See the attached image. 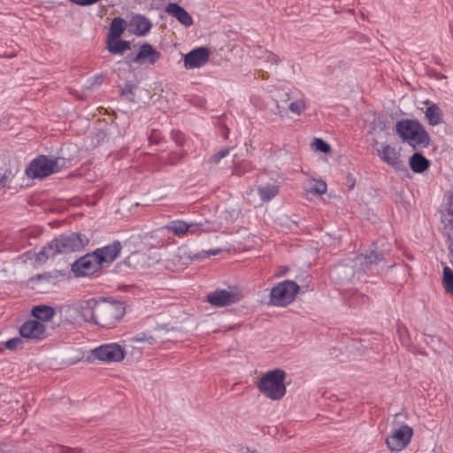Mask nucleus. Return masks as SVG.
Returning <instances> with one entry per match:
<instances>
[{
  "label": "nucleus",
  "mask_w": 453,
  "mask_h": 453,
  "mask_svg": "<svg viewBox=\"0 0 453 453\" xmlns=\"http://www.w3.org/2000/svg\"><path fill=\"white\" fill-rule=\"evenodd\" d=\"M92 352L95 358L107 363L122 361L126 355L124 349L118 343L101 345Z\"/></svg>",
  "instance_id": "1a4fd4ad"
},
{
  "label": "nucleus",
  "mask_w": 453,
  "mask_h": 453,
  "mask_svg": "<svg viewBox=\"0 0 453 453\" xmlns=\"http://www.w3.org/2000/svg\"><path fill=\"white\" fill-rule=\"evenodd\" d=\"M412 434L411 427L407 425L401 426L387 437L386 443L388 448L391 451H401L409 444Z\"/></svg>",
  "instance_id": "6e6552de"
},
{
  "label": "nucleus",
  "mask_w": 453,
  "mask_h": 453,
  "mask_svg": "<svg viewBox=\"0 0 453 453\" xmlns=\"http://www.w3.org/2000/svg\"><path fill=\"white\" fill-rule=\"evenodd\" d=\"M441 221L442 223L441 233L447 239L450 262L453 264V197L447 203L446 211L441 212Z\"/></svg>",
  "instance_id": "9d476101"
},
{
  "label": "nucleus",
  "mask_w": 453,
  "mask_h": 453,
  "mask_svg": "<svg viewBox=\"0 0 453 453\" xmlns=\"http://www.w3.org/2000/svg\"><path fill=\"white\" fill-rule=\"evenodd\" d=\"M227 134H228V129L226 128V134H225V138H227Z\"/></svg>",
  "instance_id": "de8ad7c7"
},
{
  "label": "nucleus",
  "mask_w": 453,
  "mask_h": 453,
  "mask_svg": "<svg viewBox=\"0 0 453 453\" xmlns=\"http://www.w3.org/2000/svg\"><path fill=\"white\" fill-rule=\"evenodd\" d=\"M286 372L276 368L263 374L257 382V388L267 398L277 401L283 398L287 388L285 385Z\"/></svg>",
  "instance_id": "20e7f679"
},
{
  "label": "nucleus",
  "mask_w": 453,
  "mask_h": 453,
  "mask_svg": "<svg viewBox=\"0 0 453 453\" xmlns=\"http://www.w3.org/2000/svg\"><path fill=\"white\" fill-rule=\"evenodd\" d=\"M4 346L10 350L20 349L23 348V340L19 337H15L8 340Z\"/></svg>",
  "instance_id": "72a5a7b5"
},
{
  "label": "nucleus",
  "mask_w": 453,
  "mask_h": 453,
  "mask_svg": "<svg viewBox=\"0 0 453 453\" xmlns=\"http://www.w3.org/2000/svg\"><path fill=\"white\" fill-rule=\"evenodd\" d=\"M127 27V21L121 17L114 18L111 24L106 39H119Z\"/></svg>",
  "instance_id": "412c9836"
},
{
  "label": "nucleus",
  "mask_w": 453,
  "mask_h": 453,
  "mask_svg": "<svg viewBox=\"0 0 453 453\" xmlns=\"http://www.w3.org/2000/svg\"><path fill=\"white\" fill-rule=\"evenodd\" d=\"M88 307L83 308V317L87 321H93L95 324L112 328L122 319L126 313L124 302L104 299L99 302L90 300L87 303Z\"/></svg>",
  "instance_id": "f257e3e1"
},
{
  "label": "nucleus",
  "mask_w": 453,
  "mask_h": 453,
  "mask_svg": "<svg viewBox=\"0 0 453 453\" xmlns=\"http://www.w3.org/2000/svg\"><path fill=\"white\" fill-rule=\"evenodd\" d=\"M192 226H190L188 223L183 220H173L165 227L169 232H172L174 235L182 237L188 232V230H190V227Z\"/></svg>",
  "instance_id": "393cba45"
},
{
  "label": "nucleus",
  "mask_w": 453,
  "mask_h": 453,
  "mask_svg": "<svg viewBox=\"0 0 453 453\" xmlns=\"http://www.w3.org/2000/svg\"><path fill=\"white\" fill-rule=\"evenodd\" d=\"M94 251L87 253L72 265V272L77 277L91 276L99 272L102 268Z\"/></svg>",
  "instance_id": "0eeeda50"
},
{
  "label": "nucleus",
  "mask_w": 453,
  "mask_h": 453,
  "mask_svg": "<svg viewBox=\"0 0 453 453\" xmlns=\"http://www.w3.org/2000/svg\"><path fill=\"white\" fill-rule=\"evenodd\" d=\"M300 290L294 280H284L271 289L270 303L275 306H287L291 303Z\"/></svg>",
  "instance_id": "423d86ee"
},
{
  "label": "nucleus",
  "mask_w": 453,
  "mask_h": 453,
  "mask_svg": "<svg viewBox=\"0 0 453 453\" xmlns=\"http://www.w3.org/2000/svg\"><path fill=\"white\" fill-rule=\"evenodd\" d=\"M219 252H220V250H207V251H203L204 255H203L200 257L201 258L208 257L211 255H213V256L214 255H218Z\"/></svg>",
  "instance_id": "79ce46f5"
},
{
  "label": "nucleus",
  "mask_w": 453,
  "mask_h": 453,
  "mask_svg": "<svg viewBox=\"0 0 453 453\" xmlns=\"http://www.w3.org/2000/svg\"><path fill=\"white\" fill-rule=\"evenodd\" d=\"M267 59H268V61H270V62H272L273 64H276V65L280 62V59L279 56H277V55H275V54H273L272 52L269 53V55L267 57Z\"/></svg>",
  "instance_id": "a19ab883"
},
{
  "label": "nucleus",
  "mask_w": 453,
  "mask_h": 453,
  "mask_svg": "<svg viewBox=\"0 0 453 453\" xmlns=\"http://www.w3.org/2000/svg\"><path fill=\"white\" fill-rule=\"evenodd\" d=\"M311 191L318 195H323L326 192V183L323 180L317 181Z\"/></svg>",
  "instance_id": "f704fd0d"
},
{
  "label": "nucleus",
  "mask_w": 453,
  "mask_h": 453,
  "mask_svg": "<svg viewBox=\"0 0 453 453\" xmlns=\"http://www.w3.org/2000/svg\"><path fill=\"white\" fill-rule=\"evenodd\" d=\"M133 341L136 342H147L149 344H154L156 342V339L153 336H151V335L146 336V334L144 333L137 334L133 339Z\"/></svg>",
  "instance_id": "c9c22d12"
},
{
  "label": "nucleus",
  "mask_w": 453,
  "mask_h": 453,
  "mask_svg": "<svg viewBox=\"0 0 453 453\" xmlns=\"http://www.w3.org/2000/svg\"><path fill=\"white\" fill-rule=\"evenodd\" d=\"M425 117L429 125L436 126L442 122L443 114L441 108L434 104L426 108Z\"/></svg>",
  "instance_id": "b1692460"
},
{
  "label": "nucleus",
  "mask_w": 453,
  "mask_h": 453,
  "mask_svg": "<svg viewBox=\"0 0 453 453\" xmlns=\"http://www.w3.org/2000/svg\"><path fill=\"white\" fill-rule=\"evenodd\" d=\"M230 148H222L214 153L208 160L209 164H218L222 158L229 154Z\"/></svg>",
  "instance_id": "7c9ffc66"
},
{
  "label": "nucleus",
  "mask_w": 453,
  "mask_h": 453,
  "mask_svg": "<svg viewBox=\"0 0 453 453\" xmlns=\"http://www.w3.org/2000/svg\"><path fill=\"white\" fill-rule=\"evenodd\" d=\"M89 243V239L82 234L72 233L61 234L45 245L38 254V259H48L58 254H68L83 250Z\"/></svg>",
  "instance_id": "f03ea898"
},
{
  "label": "nucleus",
  "mask_w": 453,
  "mask_h": 453,
  "mask_svg": "<svg viewBox=\"0 0 453 453\" xmlns=\"http://www.w3.org/2000/svg\"><path fill=\"white\" fill-rule=\"evenodd\" d=\"M242 298L240 291L215 290L207 296L208 302L216 307L228 306L238 303Z\"/></svg>",
  "instance_id": "9b49d317"
},
{
  "label": "nucleus",
  "mask_w": 453,
  "mask_h": 453,
  "mask_svg": "<svg viewBox=\"0 0 453 453\" xmlns=\"http://www.w3.org/2000/svg\"><path fill=\"white\" fill-rule=\"evenodd\" d=\"M190 226H195L190 227V230H188V233H190L191 234H197L201 231V226H203L202 223H188Z\"/></svg>",
  "instance_id": "ea45409f"
},
{
  "label": "nucleus",
  "mask_w": 453,
  "mask_h": 453,
  "mask_svg": "<svg viewBox=\"0 0 453 453\" xmlns=\"http://www.w3.org/2000/svg\"><path fill=\"white\" fill-rule=\"evenodd\" d=\"M31 313L36 320L41 322L50 320L54 317L56 311L53 307L42 304L34 306Z\"/></svg>",
  "instance_id": "5701e85b"
},
{
  "label": "nucleus",
  "mask_w": 453,
  "mask_h": 453,
  "mask_svg": "<svg viewBox=\"0 0 453 453\" xmlns=\"http://www.w3.org/2000/svg\"><path fill=\"white\" fill-rule=\"evenodd\" d=\"M22 338L42 341L46 337V326L36 319H29L19 327Z\"/></svg>",
  "instance_id": "ddd939ff"
},
{
  "label": "nucleus",
  "mask_w": 453,
  "mask_h": 453,
  "mask_svg": "<svg viewBox=\"0 0 453 453\" xmlns=\"http://www.w3.org/2000/svg\"><path fill=\"white\" fill-rule=\"evenodd\" d=\"M161 58V53L154 49L149 43H143L137 55L130 54L127 57V63H138L142 64L147 62L150 65H154Z\"/></svg>",
  "instance_id": "f8f14e48"
},
{
  "label": "nucleus",
  "mask_w": 453,
  "mask_h": 453,
  "mask_svg": "<svg viewBox=\"0 0 453 453\" xmlns=\"http://www.w3.org/2000/svg\"><path fill=\"white\" fill-rule=\"evenodd\" d=\"M378 155L384 163L395 170H401L403 162L400 152L395 148L391 147L389 144H384L381 150H378Z\"/></svg>",
  "instance_id": "dca6fc26"
},
{
  "label": "nucleus",
  "mask_w": 453,
  "mask_h": 453,
  "mask_svg": "<svg viewBox=\"0 0 453 453\" xmlns=\"http://www.w3.org/2000/svg\"><path fill=\"white\" fill-rule=\"evenodd\" d=\"M74 3L79 5H81V6H86V5L95 4L96 2H74Z\"/></svg>",
  "instance_id": "c03bdc74"
},
{
  "label": "nucleus",
  "mask_w": 453,
  "mask_h": 453,
  "mask_svg": "<svg viewBox=\"0 0 453 453\" xmlns=\"http://www.w3.org/2000/svg\"><path fill=\"white\" fill-rule=\"evenodd\" d=\"M395 132L403 142H407L413 149L426 148L430 136L418 119H402L396 122Z\"/></svg>",
  "instance_id": "7ed1b4c3"
},
{
  "label": "nucleus",
  "mask_w": 453,
  "mask_h": 453,
  "mask_svg": "<svg viewBox=\"0 0 453 453\" xmlns=\"http://www.w3.org/2000/svg\"><path fill=\"white\" fill-rule=\"evenodd\" d=\"M165 12L174 17L180 23L185 27H190L193 24V19L189 13L177 3L169 2L165 7Z\"/></svg>",
  "instance_id": "6ab92c4d"
},
{
  "label": "nucleus",
  "mask_w": 453,
  "mask_h": 453,
  "mask_svg": "<svg viewBox=\"0 0 453 453\" xmlns=\"http://www.w3.org/2000/svg\"><path fill=\"white\" fill-rule=\"evenodd\" d=\"M152 26L151 21L148 18L138 14L131 19L129 31L137 36H143L150 32Z\"/></svg>",
  "instance_id": "a211bd4d"
},
{
  "label": "nucleus",
  "mask_w": 453,
  "mask_h": 453,
  "mask_svg": "<svg viewBox=\"0 0 453 453\" xmlns=\"http://www.w3.org/2000/svg\"><path fill=\"white\" fill-rule=\"evenodd\" d=\"M312 145L315 147V150L323 153H328L331 151V146L320 138H315Z\"/></svg>",
  "instance_id": "473e14b6"
},
{
  "label": "nucleus",
  "mask_w": 453,
  "mask_h": 453,
  "mask_svg": "<svg viewBox=\"0 0 453 453\" xmlns=\"http://www.w3.org/2000/svg\"><path fill=\"white\" fill-rule=\"evenodd\" d=\"M121 250V242L119 241H114L111 244L96 249L94 250V254L96 255L98 261H100L103 265L104 264L112 263L118 257Z\"/></svg>",
  "instance_id": "2eb2a0df"
},
{
  "label": "nucleus",
  "mask_w": 453,
  "mask_h": 453,
  "mask_svg": "<svg viewBox=\"0 0 453 453\" xmlns=\"http://www.w3.org/2000/svg\"><path fill=\"white\" fill-rule=\"evenodd\" d=\"M156 134H157V131L153 130L151 134L149 136V141L150 143H157L158 142V141L156 137Z\"/></svg>",
  "instance_id": "37998d69"
},
{
  "label": "nucleus",
  "mask_w": 453,
  "mask_h": 453,
  "mask_svg": "<svg viewBox=\"0 0 453 453\" xmlns=\"http://www.w3.org/2000/svg\"><path fill=\"white\" fill-rule=\"evenodd\" d=\"M409 165L412 172L422 173L430 166V161L419 152L412 154L409 160Z\"/></svg>",
  "instance_id": "aec40b11"
},
{
  "label": "nucleus",
  "mask_w": 453,
  "mask_h": 453,
  "mask_svg": "<svg viewBox=\"0 0 453 453\" xmlns=\"http://www.w3.org/2000/svg\"><path fill=\"white\" fill-rule=\"evenodd\" d=\"M10 174V170H5L4 173H0V189L4 188L6 186L9 180Z\"/></svg>",
  "instance_id": "4c0bfd02"
},
{
  "label": "nucleus",
  "mask_w": 453,
  "mask_h": 453,
  "mask_svg": "<svg viewBox=\"0 0 453 453\" xmlns=\"http://www.w3.org/2000/svg\"><path fill=\"white\" fill-rule=\"evenodd\" d=\"M134 88H135V86L134 84L126 83L120 91V95L124 96H128V95H133Z\"/></svg>",
  "instance_id": "e433bc0d"
},
{
  "label": "nucleus",
  "mask_w": 453,
  "mask_h": 453,
  "mask_svg": "<svg viewBox=\"0 0 453 453\" xmlns=\"http://www.w3.org/2000/svg\"><path fill=\"white\" fill-rule=\"evenodd\" d=\"M252 170V165L250 162L248 161H243L240 164H238L233 170V175H236V176H242L244 175L246 173H249L250 171Z\"/></svg>",
  "instance_id": "cd10ccee"
},
{
  "label": "nucleus",
  "mask_w": 453,
  "mask_h": 453,
  "mask_svg": "<svg viewBox=\"0 0 453 453\" xmlns=\"http://www.w3.org/2000/svg\"><path fill=\"white\" fill-rule=\"evenodd\" d=\"M288 109L297 115H300L302 112H303L306 109V104L303 100H296L295 102H292L288 105Z\"/></svg>",
  "instance_id": "c756f323"
},
{
  "label": "nucleus",
  "mask_w": 453,
  "mask_h": 453,
  "mask_svg": "<svg viewBox=\"0 0 453 453\" xmlns=\"http://www.w3.org/2000/svg\"><path fill=\"white\" fill-rule=\"evenodd\" d=\"M187 155L186 151H181L180 153L178 152H171L167 155V157L165 159V163L174 165L178 164L180 161L182 160V158Z\"/></svg>",
  "instance_id": "c85d7f7f"
},
{
  "label": "nucleus",
  "mask_w": 453,
  "mask_h": 453,
  "mask_svg": "<svg viewBox=\"0 0 453 453\" xmlns=\"http://www.w3.org/2000/svg\"><path fill=\"white\" fill-rule=\"evenodd\" d=\"M59 451L58 453H82L81 449L79 448H68L64 446H58Z\"/></svg>",
  "instance_id": "58836bf2"
},
{
  "label": "nucleus",
  "mask_w": 453,
  "mask_h": 453,
  "mask_svg": "<svg viewBox=\"0 0 453 453\" xmlns=\"http://www.w3.org/2000/svg\"><path fill=\"white\" fill-rule=\"evenodd\" d=\"M357 259L360 260V268L365 273L371 272L373 267L386 260L382 252L371 250L365 254L359 255Z\"/></svg>",
  "instance_id": "f3484780"
},
{
  "label": "nucleus",
  "mask_w": 453,
  "mask_h": 453,
  "mask_svg": "<svg viewBox=\"0 0 453 453\" xmlns=\"http://www.w3.org/2000/svg\"><path fill=\"white\" fill-rule=\"evenodd\" d=\"M442 284L445 291L453 296V270L449 266L443 268Z\"/></svg>",
  "instance_id": "bb28decb"
},
{
  "label": "nucleus",
  "mask_w": 453,
  "mask_h": 453,
  "mask_svg": "<svg viewBox=\"0 0 453 453\" xmlns=\"http://www.w3.org/2000/svg\"><path fill=\"white\" fill-rule=\"evenodd\" d=\"M171 137L174 141L177 146L183 147L186 142V136L184 133H182L179 129H173L171 132Z\"/></svg>",
  "instance_id": "2f4dec72"
},
{
  "label": "nucleus",
  "mask_w": 453,
  "mask_h": 453,
  "mask_svg": "<svg viewBox=\"0 0 453 453\" xmlns=\"http://www.w3.org/2000/svg\"><path fill=\"white\" fill-rule=\"evenodd\" d=\"M131 48L129 41L119 39H106V49L111 54L122 55L124 51Z\"/></svg>",
  "instance_id": "4be33fe9"
},
{
  "label": "nucleus",
  "mask_w": 453,
  "mask_h": 453,
  "mask_svg": "<svg viewBox=\"0 0 453 453\" xmlns=\"http://www.w3.org/2000/svg\"><path fill=\"white\" fill-rule=\"evenodd\" d=\"M353 187H354V181L352 182L350 188H353Z\"/></svg>",
  "instance_id": "09e8293b"
},
{
  "label": "nucleus",
  "mask_w": 453,
  "mask_h": 453,
  "mask_svg": "<svg viewBox=\"0 0 453 453\" xmlns=\"http://www.w3.org/2000/svg\"><path fill=\"white\" fill-rule=\"evenodd\" d=\"M60 157L39 155L26 168V174L32 179H43L61 170Z\"/></svg>",
  "instance_id": "39448f33"
},
{
  "label": "nucleus",
  "mask_w": 453,
  "mask_h": 453,
  "mask_svg": "<svg viewBox=\"0 0 453 453\" xmlns=\"http://www.w3.org/2000/svg\"><path fill=\"white\" fill-rule=\"evenodd\" d=\"M280 192V188L275 184H267L265 186H260L257 188V194L260 196V199L263 202H269L274 196H276Z\"/></svg>",
  "instance_id": "a878e982"
},
{
  "label": "nucleus",
  "mask_w": 453,
  "mask_h": 453,
  "mask_svg": "<svg viewBox=\"0 0 453 453\" xmlns=\"http://www.w3.org/2000/svg\"><path fill=\"white\" fill-rule=\"evenodd\" d=\"M210 50L205 47H199L186 54L184 66L188 69L198 68L209 61Z\"/></svg>",
  "instance_id": "4468645a"
},
{
  "label": "nucleus",
  "mask_w": 453,
  "mask_h": 453,
  "mask_svg": "<svg viewBox=\"0 0 453 453\" xmlns=\"http://www.w3.org/2000/svg\"><path fill=\"white\" fill-rule=\"evenodd\" d=\"M36 278H37L38 280H41V279H42V278H46V276H44V275H42V274H37V275H36ZM48 278H50V276H47V279H48Z\"/></svg>",
  "instance_id": "a18cd8bd"
},
{
  "label": "nucleus",
  "mask_w": 453,
  "mask_h": 453,
  "mask_svg": "<svg viewBox=\"0 0 453 453\" xmlns=\"http://www.w3.org/2000/svg\"><path fill=\"white\" fill-rule=\"evenodd\" d=\"M284 96L287 97L286 101L289 99L288 94L285 93Z\"/></svg>",
  "instance_id": "49530a36"
}]
</instances>
